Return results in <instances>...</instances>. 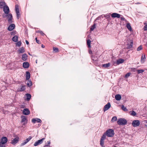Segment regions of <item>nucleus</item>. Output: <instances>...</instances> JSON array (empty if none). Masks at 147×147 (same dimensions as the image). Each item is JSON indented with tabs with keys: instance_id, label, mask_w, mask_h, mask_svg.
Listing matches in <instances>:
<instances>
[{
	"instance_id": "c756f323",
	"label": "nucleus",
	"mask_w": 147,
	"mask_h": 147,
	"mask_svg": "<svg viewBox=\"0 0 147 147\" xmlns=\"http://www.w3.org/2000/svg\"><path fill=\"white\" fill-rule=\"evenodd\" d=\"M90 43H91V41L90 40H87V45H88V47L89 48H90L91 47Z\"/></svg>"
},
{
	"instance_id": "f257e3e1",
	"label": "nucleus",
	"mask_w": 147,
	"mask_h": 147,
	"mask_svg": "<svg viewBox=\"0 0 147 147\" xmlns=\"http://www.w3.org/2000/svg\"><path fill=\"white\" fill-rule=\"evenodd\" d=\"M3 10L4 13L6 14H8L7 15L9 18L8 21L9 23L11 24L12 22V16L11 13L9 14V9L7 5H5L3 7Z\"/></svg>"
},
{
	"instance_id": "a211bd4d",
	"label": "nucleus",
	"mask_w": 147,
	"mask_h": 147,
	"mask_svg": "<svg viewBox=\"0 0 147 147\" xmlns=\"http://www.w3.org/2000/svg\"><path fill=\"white\" fill-rule=\"evenodd\" d=\"M18 36H14L12 38V40L14 42H17L18 40Z\"/></svg>"
},
{
	"instance_id": "f704fd0d",
	"label": "nucleus",
	"mask_w": 147,
	"mask_h": 147,
	"mask_svg": "<svg viewBox=\"0 0 147 147\" xmlns=\"http://www.w3.org/2000/svg\"><path fill=\"white\" fill-rule=\"evenodd\" d=\"M100 145L102 146H103V145L104 144V140H103L102 139H100Z\"/></svg>"
},
{
	"instance_id": "20e7f679",
	"label": "nucleus",
	"mask_w": 147,
	"mask_h": 147,
	"mask_svg": "<svg viewBox=\"0 0 147 147\" xmlns=\"http://www.w3.org/2000/svg\"><path fill=\"white\" fill-rule=\"evenodd\" d=\"M117 122L119 125H124L127 123V121L124 118H120L118 119Z\"/></svg>"
},
{
	"instance_id": "f3484780",
	"label": "nucleus",
	"mask_w": 147,
	"mask_h": 147,
	"mask_svg": "<svg viewBox=\"0 0 147 147\" xmlns=\"http://www.w3.org/2000/svg\"><path fill=\"white\" fill-rule=\"evenodd\" d=\"M121 96L120 95L118 94L115 96V98L117 100H119L121 99Z\"/></svg>"
},
{
	"instance_id": "49530a36",
	"label": "nucleus",
	"mask_w": 147,
	"mask_h": 147,
	"mask_svg": "<svg viewBox=\"0 0 147 147\" xmlns=\"http://www.w3.org/2000/svg\"><path fill=\"white\" fill-rule=\"evenodd\" d=\"M92 59L93 61H96V57H92Z\"/></svg>"
},
{
	"instance_id": "9d476101",
	"label": "nucleus",
	"mask_w": 147,
	"mask_h": 147,
	"mask_svg": "<svg viewBox=\"0 0 147 147\" xmlns=\"http://www.w3.org/2000/svg\"><path fill=\"white\" fill-rule=\"evenodd\" d=\"M23 113L24 115H28L30 113V112L28 109H24L23 111Z\"/></svg>"
},
{
	"instance_id": "4c0bfd02",
	"label": "nucleus",
	"mask_w": 147,
	"mask_h": 147,
	"mask_svg": "<svg viewBox=\"0 0 147 147\" xmlns=\"http://www.w3.org/2000/svg\"><path fill=\"white\" fill-rule=\"evenodd\" d=\"M37 32L40 33L43 36H44L45 35V34L43 32L41 31L38 30L37 31Z\"/></svg>"
},
{
	"instance_id": "cd10ccee",
	"label": "nucleus",
	"mask_w": 147,
	"mask_h": 147,
	"mask_svg": "<svg viewBox=\"0 0 147 147\" xmlns=\"http://www.w3.org/2000/svg\"><path fill=\"white\" fill-rule=\"evenodd\" d=\"M27 85L28 87H30L32 85V82L31 81L28 80L27 83Z\"/></svg>"
},
{
	"instance_id": "dca6fc26",
	"label": "nucleus",
	"mask_w": 147,
	"mask_h": 147,
	"mask_svg": "<svg viewBox=\"0 0 147 147\" xmlns=\"http://www.w3.org/2000/svg\"><path fill=\"white\" fill-rule=\"evenodd\" d=\"M29 66V64L27 62H25L23 63V67L24 68H28Z\"/></svg>"
},
{
	"instance_id": "4d7b16f0",
	"label": "nucleus",
	"mask_w": 147,
	"mask_h": 147,
	"mask_svg": "<svg viewBox=\"0 0 147 147\" xmlns=\"http://www.w3.org/2000/svg\"><path fill=\"white\" fill-rule=\"evenodd\" d=\"M48 145H45V146H44V147H46V146H47Z\"/></svg>"
},
{
	"instance_id": "864d4df0",
	"label": "nucleus",
	"mask_w": 147,
	"mask_h": 147,
	"mask_svg": "<svg viewBox=\"0 0 147 147\" xmlns=\"http://www.w3.org/2000/svg\"><path fill=\"white\" fill-rule=\"evenodd\" d=\"M41 47L42 48H44L45 47V46L43 45H42Z\"/></svg>"
},
{
	"instance_id": "79ce46f5",
	"label": "nucleus",
	"mask_w": 147,
	"mask_h": 147,
	"mask_svg": "<svg viewBox=\"0 0 147 147\" xmlns=\"http://www.w3.org/2000/svg\"><path fill=\"white\" fill-rule=\"evenodd\" d=\"M142 49V46L140 45L139 47L137 49V50L138 51L141 50Z\"/></svg>"
},
{
	"instance_id": "13d9d810",
	"label": "nucleus",
	"mask_w": 147,
	"mask_h": 147,
	"mask_svg": "<svg viewBox=\"0 0 147 147\" xmlns=\"http://www.w3.org/2000/svg\"><path fill=\"white\" fill-rule=\"evenodd\" d=\"M28 54H29L30 55H31L30 54V53H28Z\"/></svg>"
},
{
	"instance_id": "72a5a7b5",
	"label": "nucleus",
	"mask_w": 147,
	"mask_h": 147,
	"mask_svg": "<svg viewBox=\"0 0 147 147\" xmlns=\"http://www.w3.org/2000/svg\"><path fill=\"white\" fill-rule=\"evenodd\" d=\"M137 72L138 74L142 73L144 71V70L143 69H138L137 70Z\"/></svg>"
},
{
	"instance_id": "39448f33",
	"label": "nucleus",
	"mask_w": 147,
	"mask_h": 147,
	"mask_svg": "<svg viewBox=\"0 0 147 147\" xmlns=\"http://www.w3.org/2000/svg\"><path fill=\"white\" fill-rule=\"evenodd\" d=\"M140 124V121L139 120H134L132 123V126L134 127L138 126Z\"/></svg>"
},
{
	"instance_id": "37998d69",
	"label": "nucleus",
	"mask_w": 147,
	"mask_h": 147,
	"mask_svg": "<svg viewBox=\"0 0 147 147\" xmlns=\"http://www.w3.org/2000/svg\"><path fill=\"white\" fill-rule=\"evenodd\" d=\"M53 50L55 52H57L58 51V49L57 48L53 47Z\"/></svg>"
},
{
	"instance_id": "09e8293b",
	"label": "nucleus",
	"mask_w": 147,
	"mask_h": 147,
	"mask_svg": "<svg viewBox=\"0 0 147 147\" xmlns=\"http://www.w3.org/2000/svg\"><path fill=\"white\" fill-rule=\"evenodd\" d=\"M35 40H36V42L37 43H38L39 44V40H38L37 39V38H35Z\"/></svg>"
},
{
	"instance_id": "6e6552de",
	"label": "nucleus",
	"mask_w": 147,
	"mask_h": 147,
	"mask_svg": "<svg viewBox=\"0 0 147 147\" xmlns=\"http://www.w3.org/2000/svg\"><path fill=\"white\" fill-rule=\"evenodd\" d=\"M111 104L110 103L108 102L107 104L105 105L103 108V111L104 112H105L107 110L109 109L111 107Z\"/></svg>"
},
{
	"instance_id": "f03ea898",
	"label": "nucleus",
	"mask_w": 147,
	"mask_h": 147,
	"mask_svg": "<svg viewBox=\"0 0 147 147\" xmlns=\"http://www.w3.org/2000/svg\"><path fill=\"white\" fill-rule=\"evenodd\" d=\"M0 140V147H5V144H6L7 142V138L5 137H3Z\"/></svg>"
},
{
	"instance_id": "603ef678",
	"label": "nucleus",
	"mask_w": 147,
	"mask_h": 147,
	"mask_svg": "<svg viewBox=\"0 0 147 147\" xmlns=\"http://www.w3.org/2000/svg\"><path fill=\"white\" fill-rule=\"evenodd\" d=\"M26 44H27V45L29 44V42L27 40H26Z\"/></svg>"
},
{
	"instance_id": "423d86ee",
	"label": "nucleus",
	"mask_w": 147,
	"mask_h": 147,
	"mask_svg": "<svg viewBox=\"0 0 147 147\" xmlns=\"http://www.w3.org/2000/svg\"><path fill=\"white\" fill-rule=\"evenodd\" d=\"M45 138H43L38 140L34 143V146H36L39 145L41 144L43 142V141L45 140Z\"/></svg>"
},
{
	"instance_id": "7ed1b4c3",
	"label": "nucleus",
	"mask_w": 147,
	"mask_h": 147,
	"mask_svg": "<svg viewBox=\"0 0 147 147\" xmlns=\"http://www.w3.org/2000/svg\"><path fill=\"white\" fill-rule=\"evenodd\" d=\"M105 134L108 137H112L114 134V132L113 129H109L106 131Z\"/></svg>"
},
{
	"instance_id": "c03bdc74",
	"label": "nucleus",
	"mask_w": 147,
	"mask_h": 147,
	"mask_svg": "<svg viewBox=\"0 0 147 147\" xmlns=\"http://www.w3.org/2000/svg\"><path fill=\"white\" fill-rule=\"evenodd\" d=\"M16 13V16H17V18L18 19H19L20 18V13Z\"/></svg>"
},
{
	"instance_id": "5fc2aeb1",
	"label": "nucleus",
	"mask_w": 147,
	"mask_h": 147,
	"mask_svg": "<svg viewBox=\"0 0 147 147\" xmlns=\"http://www.w3.org/2000/svg\"><path fill=\"white\" fill-rule=\"evenodd\" d=\"M47 143L48 144H50V141H48Z\"/></svg>"
},
{
	"instance_id": "4468645a",
	"label": "nucleus",
	"mask_w": 147,
	"mask_h": 147,
	"mask_svg": "<svg viewBox=\"0 0 147 147\" xmlns=\"http://www.w3.org/2000/svg\"><path fill=\"white\" fill-rule=\"evenodd\" d=\"M25 52L24 49V47H22L19 49L18 51V53L19 54L24 53Z\"/></svg>"
},
{
	"instance_id": "2eb2a0df",
	"label": "nucleus",
	"mask_w": 147,
	"mask_h": 147,
	"mask_svg": "<svg viewBox=\"0 0 147 147\" xmlns=\"http://www.w3.org/2000/svg\"><path fill=\"white\" fill-rule=\"evenodd\" d=\"M28 56L26 54L24 53L22 56V59L24 61H26L27 59Z\"/></svg>"
},
{
	"instance_id": "bb28decb",
	"label": "nucleus",
	"mask_w": 147,
	"mask_h": 147,
	"mask_svg": "<svg viewBox=\"0 0 147 147\" xmlns=\"http://www.w3.org/2000/svg\"><path fill=\"white\" fill-rule=\"evenodd\" d=\"M110 63H109L106 64H104L102 65V67L105 68H107L109 67L110 66Z\"/></svg>"
},
{
	"instance_id": "1a4fd4ad",
	"label": "nucleus",
	"mask_w": 147,
	"mask_h": 147,
	"mask_svg": "<svg viewBox=\"0 0 147 147\" xmlns=\"http://www.w3.org/2000/svg\"><path fill=\"white\" fill-rule=\"evenodd\" d=\"M32 137L31 136H30L29 138H27L25 140L24 142L21 144L22 146H23L26 144L31 139Z\"/></svg>"
},
{
	"instance_id": "5701e85b",
	"label": "nucleus",
	"mask_w": 147,
	"mask_h": 147,
	"mask_svg": "<svg viewBox=\"0 0 147 147\" xmlns=\"http://www.w3.org/2000/svg\"><path fill=\"white\" fill-rule=\"evenodd\" d=\"M133 45V42L132 41L130 42V44H128V46L127 47V49H130L132 48Z\"/></svg>"
},
{
	"instance_id": "58836bf2",
	"label": "nucleus",
	"mask_w": 147,
	"mask_h": 147,
	"mask_svg": "<svg viewBox=\"0 0 147 147\" xmlns=\"http://www.w3.org/2000/svg\"><path fill=\"white\" fill-rule=\"evenodd\" d=\"M131 73H128L126 74L125 76V78H126L130 76Z\"/></svg>"
},
{
	"instance_id": "4be33fe9",
	"label": "nucleus",
	"mask_w": 147,
	"mask_h": 147,
	"mask_svg": "<svg viewBox=\"0 0 147 147\" xmlns=\"http://www.w3.org/2000/svg\"><path fill=\"white\" fill-rule=\"evenodd\" d=\"M5 5V3L4 2L1 1L0 2V8H3L4 6Z\"/></svg>"
},
{
	"instance_id": "ddd939ff",
	"label": "nucleus",
	"mask_w": 147,
	"mask_h": 147,
	"mask_svg": "<svg viewBox=\"0 0 147 147\" xmlns=\"http://www.w3.org/2000/svg\"><path fill=\"white\" fill-rule=\"evenodd\" d=\"M15 27V25L14 24H11L8 27V29L9 31H11L13 30Z\"/></svg>"
},
{
	"instance_id": "0eeeda50",
	"label": "nucleus",
	"mask_w": 147,
	"mask_h": 147,
	"mask_svg": "<svg viewBox=\"0 0 147 147\" xmlns=\"http://www.w3.org/2000/svg\"><path fill=\"white\" fill-rule=\"evenodd\" d=\"M19 140V137H16V138L11 140V143L13 145H15L18 142Z\"/></svg>"
},
{
	"instance_id": "6ab92c4d",
	"label": "nucleus",
	"mask_w": 147,
	"mask_h": 147,
	"mask_svg": "<svg viewBox=\"0 0 147 147\" xmlns=\"http://www.w3.org/2000/svg\"><path fill=\"white\" fill-rule=\"evenodd\" d=\"M26 89V86L25 85L21 86L20 88L19 89V91H24Z\"/></svg>"
},
{
	"instance_id": "7c9ffc66",
	"label": "nucleus",
	"mask_w": 147,
	"mask_h": 147,
	"mask_svg": "<svg viewBox=\"0 0 147 147\" xmlns=\"http://www.w3.org/2000/svg\"><path fill=\"white\" fill-rule=\"evenodd\" d=\"M96 27V24H94L93 26H92L90 28V30L91 31H93L95 28Z\"/></svg>"
},
{
	"instance_id": "ea45409f",
	"label": "nucleus",
	"mask_w": 147,
	"mask_h": 147,
	"mask_svg": "<svg viewBox=\"0 0 147 147\" xmlns=\"http://www.w3.org/2000/svg\"><path fill=\"white\" fill-rule=\"evenodd\" d=\"M22 44L21 41H19L16 43V45L18 47H20Z\"/></svg>"
},
{
	"instance_id": "2f4dec72",
	"label": "nucleus",
	"mask_w": 147,
	"mask_h": 147,
	"mask_svg": "<svg viewBox=\"0 0 147 147\" xmlns=\"http://www.w3.org/2000/svg\"><path fill=\"white\" fill-rule=\"evenodd\" d=\"M130 112L131 113L130 115H131L135 116L136 115V112L134 111H131Z\"/></svg>"
},
{
	"instance_id": "3c124183",
	"label": "nucleus",
	"mask_w": 147,
	"mask_h": 147,
	"mask_svg": "<svg viewBox=\"0 0 147 147\" xmlns=\"http://www.w3.org/2000/svg\"><path fill=\"white\" fill-rule=\"evenodd\" d=\"M121 20H125V18L123 17H121L120 18Z\"/></svg>"
},
{
	"instance_id": "473e14b6",
	"label": "nucleus",
	"mask_w": 147,
	"mask_h": 147,
	"mask_svg": "<svg viewBox=\"0 0 147 147\" xmlns=\"http://www.w3.org/2000/svg\"><path fill=\"white\" fill-rule=\"evenodd\" d=\"M117 120V117L115 116L113 117L111 119V121L113 122L116 121Z\"/></svg>"
},
{
	"instance_id": "f8f14e48",
	"label": "nucleus",
	"mask_w": 147,
	"mask_h": 147,
	"mask_svg": "<svg viewBox=\"0 0 147 147\" xmlns=\"http://www.w3.org/2000/svg\"><path fill=\"white\" fill-rule=\"evenodd\" d=\"M111 16L112 18H119L120 16V15L119 14L115 13H113Z\"/></svg>"
},
{
	"instance_id": "e433bc0d",
	"label": "nucleus",
	"mask_w": 147,
	"mask_h": 147,
	"mask_svg": "<svg viewBox=\"0 0 147 147\" xmlns=\"http://www.w3.org/2000/svg\"><path fill=\"white\" fill-rule=\"evenodd\" d=\"M122 109L124 111H126L127 110L126 108L123 105H122L121 106Z\"/></svg>"
},
{
	"instance_id": "de8ad7c7",
	"label": "nucleus",
	"mask_w": 147,
	"mask_h": 147,
	"mask_svg": "<svg viewBox=\"0 0 147 147\" xmlns=\"http://www.w3.org/2000/svg\"><path fill=\"white\" fill-rule=\"evenodd\" d=\"M19 6L18 5H16L15 6V10L19 9Z\"/></svg>"
},
{
	"instance_id": "c9c22d12",
	"label": "nucleus",
	"mask_w": 147,
	"mask_h": 147,
	"mask_svg": "<svg viewBox=\"0 0 147 147\" xmlns=\"http://www.w3.org/2000/svg\"><path fill=\"white\" fill-rule=\"evenodd\" d=\"M104 17L108 19L110 18V16L109 14H106L104 15Z\"/></svg>"
},
{
	"instance_id": "a878e982",
	"label": "nucleus",
	"mask_w": 147,
	"mask_h": 147,
	"mask_svg": "<svg viewBox=\"0 0 147 147\" xmlns=\"http://www.w3.org/2000/svg\"><path fill=\"white\" fill-rule=\"evenodd\" d=\"M26 95L27 97L26 99L27 100H29L31 97V95L29 94H26Z\"/></svg>"
},
{
	"instance_id": "a19ab883",
	"label": "nucleus",
	"mask_w": 147,
	"mask_h": 147,
	"mask_svg": "<svg viewBox=\"0 0 147 147\" xmlns=\"http://www.w3.org/2000/svg\"><path fill=\"white\" fill-rule=\"evenodd\" d=\"M106 138V134H103L102 136L101 137V138L100 139H102L103 140H104Z\"/></svg>"
},
{
	"instance_id": "c85d7f7f",
	"label": "nucleus",
	"mask_w": 147,
	"mask_h": 147,
	"mask_svg": "<svg viewBox=\"0 0 147 147\" xmlns=\"http://www.w3.org/2000/svg\"><path fill=\"white\" fill-rule=\"evenodd\" d=\"M126 27L127 29L130 31L131 30V28L129 23H128L127 24Z\"/></svg>"
},
{
	"instance_id": "412c9836",
	"label": "nucleus",
	"mask_w": 147,
	"mask_h": 147,
	"mask_svg": "<svg viewBox=\"0 0 147 147\" xmlns=\"http://www.w3.org/2000/svg\"><path fill=\"white\" fill-rule=\"evenodd\" d=\"M124 61V60L122 59H120L118 60H117V64H119L120 63H123Z\"/></svg>"
},
{
	"instance_id": "8fccbe9b",
	"label": "nucleus",
	"mask_w": 147,
	"mask_h": 147,
	"mask_svg": "<svg viewBox=\"0 0 147 147\" xmlns=\"http://www.w3.org/2000/svg\"><path fill=\"white\" fill-rule=\"evenodd\" d=\"M15 10H16V13H20L19 9H17V10L16 9Z\"/></svg>"
},
{
	"instance_id": "6e6d98bb",
	"label": "nucleus",
	"mask_w": 147,
	"mask_h": 147,
	"mask_svg": "<svg viewBox=\"0 0 147 147\" xmlns=\"http://www.w3.org/2000/svg\"><path fill=\"white\" fill-rule=\"evenodd\" d=\"M89 53L90 54H91L92 53V51H89Z\"/></svg>"
},
{
	"instance_id": "393cba45",
	"label": "nucleus",
	"mask_w": 147,
	"mask_h": 147,
	"mask_svg": "<svg viewBox=\"0 0 147 147\" xmlns=\"http://www.w3.org/2000/svg\"><path fill=\"white\" fill-rule=\"evenodd\" d=\"M21 118L22 119L21 122L22 123L25 121L27 120L26 117L24 116H22Z\"/></svg>"
},
{
	"instance_id": "aec40b11",
	"label": "nucleus",
	"mask_w": 147,
	"mask_h": 147,
	"mask_svg": "<svg viewBox=\"0 0 147 147\" xmlns=\"http://www.w3.org/2000/svg\"><path fill=\"white\" fill-rule=\"evenodd\" d=\"M30 74L28 71L26 72V80H28L30 78Z\"/></svg>"
},
{
	"instance_id": "a18cd8bd",
	"label": "nucleus",
	"mask_w": 147,
	"mask_h": 147,
	"mask_svg": "<svg viewBox=\"0 0 147 147\" xmlns=\"http://www.w3.org/2000/svg\"><path fill=\"white\" fill-rule=\"evenodd\" d=\"M144 30L145 31L147 30V24L144 26Z\"/></svg>"
},
{
	"instance_id": "bf43d9fd",
	"label": "nucleus",
	"mask_w": 147,
	"mask_h": 147,
	"mask_svg": "<svg viewBox=\"0 0 147 147\" xmlns=\"http://www.w3.org/2000/svg\"><path fill=\"white\" fill-rule=\"evenodd\" d=\"M36 63H37V61H36Z\"/></svg>"
},
{
	"instance_id": "9b49d317",
	"label": "nucleus",
	"mask_w": 147,
	"mask_h": 147,
	"mask_svg": "<svg viewBox=\"0 0 147 147\" xmlns=\"http://www.w3.org/2000/svg\"><path fill=\"white\" fill-rule=\"evenodd\" d=\"M32 122L33 123H35L36 122L37 123H41L42 122L41 120L39 119H33L32 120Z\"/></svg>"
},
{
	"instance_id": "b1692460",
	"label": "nucleus",
	"mask_w": 147,
	"mask_h": 147,
	"mask_svg": "<svg viewBox=\"0 0 147 147\" xmlns=\"http://www.w3.org/2000/svg\"><path fill=\"white\" fill-rule=\"evenodd\" d=\"M146 59L145 56V55L143 54L142 55L141 58V62L142 63H143L145 59Z\"/></svg>"
}]
</instances>
